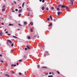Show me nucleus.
Returning a JSON list of instances; mask_svg holds the SVG:
<instances>
[{
	"instance_id": "a878e982",
	"label": "nucleus",
	"mask_w": 77,
	"mask_h": 77,
	"mask_svg": "<svg viewBox=\"0 0 77 77\" xmlns=\"http://www.w3.org/2000/svg\"><path fill=\"white\" fill-rule=\"evenodd\" d=\"M12 12H15V11L14 10V9H12Z\"/></svg>"
},
{
	"instance_id": "dca6fc26",
	"label": "nucleus",
	"mask_w": 77,
	"mask_h": 77,
	"mask_svg": "<svg viewBox=\"0 0 77 77\" xmlns=\"http://www.w3.org/2000/svg\"><path fill=\"white\" fill-rule=\"evenodd\" d=\"M47 21H50V18H47Z\"/></svg>"
},
{
	"instance_id": "c85d7f7f",
	"label": "nucleus",
	"mask_w": 77,
	"mask_h": 77,
	"mask_svg": "<svg viewBox=\"0 0 77 77\" xmlns=\"http://www.w3.org/2000/svg\"><path fill=\"white\" fill-rule=\"evenodd\" d=\"M57 72L58 74H60V72H59L58 71H57Z\"/></svg>"
},
{
	"instance_id": "69168bd1",
	"label": "nucleus",
	"mask_w": 77,
	"mask_h": 77,
	"mask_svg": "<svg viewBox=\"0 0 77 77\" xmlns=\"http://www.w3.org/2000/svg\"><path fill=\"white\" fill-rule=\"evenodd\" d=\"M29 15H29V14H28L27 15V16H29Z\"/></svg>"
},
{
	"instance_id": "ddd939ff",
	"label": "nucleus",
	"mask_w": 77,
	"mask_h": 77,
	"mask_svg": "<svg viewBox=\"0 0 77 77\" xmlns=\"http://www.w3.org/2000/svg\"><path fill=\"white\" fill-rule=\"evenodd\" d=\"M9 26H14V24H11V23H10L9 24Z\"/></svg>"
},
{
	"instance_id": "774afa93",
	"label": "nucleus",
	"mask_w": 77,
	"mask_h": 77,
	"mask_svg": "<svg viewBox=\"0 0 77 77\" xmlns=\"http://www.w3.org/2000/svg\"><path fill=\"white\" fill-rule=\"evenodd\" d=\"M37 38H39V36H38L37 37Z\"/></svg>"
},
{
	"instance_id": "a19ab883",
	"label": "nucleus",
	"mask_w": 77,
	"mask_h": 77,
	"mask_svg": "<svg viewBox=\"0 0 77 77\" xmlns=\"http://www.w3.org/2000/svg\"><path fill=\"white\" fill-rule=\"evenodd\" d=\"M21 14H18V15H19V17H20L21 16Z\"/></svg>"
},
{
	"instance_id": "49530a36",
	"label": "nucleus",
	"mask_w": 77,
	"mask_h": 77,
	"mask_svg": "<svg viewBox=\"0 0 77 77\" xmlns=\"http://www.w3.org/2000/svg\"><path fill=\"white\" fill-rule=\"evenodd\" d=\"M2 8H5V5H4V6H3Z\"/></svg>"
},
{
	"instance_id": "2f4dec72",
	"label": "nucleus",
	"mask_w": 77,
	"mask_h": 77,
	"mask_svg": "<svg viewBox=\"0 0 77 77\" xmlns=\"http://www.w3.org/2000/svg\"><path fill=\"white\" fill-rule=\"evenodd\" d=\"M36 36V35H34L33 38H35Z\"/></svg>"
},
{
	"instance_id": "393cba45",
	"label": "nucleus",
	"mask_w": 77,
	"mask_h": 77,
	"mask_svg": "<svg viewBox=\"0 0 77 77\" xmlns=\"http://www.w3.org/2000/svg\"><path fill=\"white\" fill-rule=\"evenodd\" d=\"M14 3H15L16 5L17 4V3H16V2H15V1H14Z\"/></svg>"
},
{
	"instance_id": "0eeeda50",
	"label": "nucleus",
	"mask_w": 77,
	"mask_h": 77,
	"mask_svg": "<svg viewBox=\"0 0 77 77\" xmlns=\"http://www.w3.org/2000/svg\"><path fill=\"white\" fill-rule=\"evenodd\" d=\"M62 13L61 12H57V14H58V15H60V14H61Z\"/></svg>"
},
{
	"instance_id": "c756f323",
	"label": "nucleus",
	"mask_w": 77,
	"mask_h": 77,
	"mask_svg": "<svg viewBox=\"0 0 77 77\" xmlns=\"http://www.w3.org/2000/svg\"><path fill=\"white\" fill-rule=\"evenodd\" d=\"M62 6V5H59L58 7H60V6Z\"/></svg>"
},
{
	"instance_id": "c9c22d12",
	"label": "nucleus",
	"mask_w": 77,
	"mask_h": 77,
	"mask_svg": "<svg viewBox=\"0 0 77 77\" xmlns=\"http://www.w3.org/2000/svg\"><path fill=\"white\" fill-rule=\"evenodd\" d=\"M18 25L19 26H22V25H21L20 24V23L18 24Z\"/></svg>"
},
{
	"instance_id": "e433bc0d",
	"label": "nucleus",
	"mask_w": 77,
	"mask_h": 77,
	"mask_svg": "<svg viewBox=\"0 0 77 77\" xmlns=\"http://www.w3.org/2000/svg\"><path fill=\"white\" fill-rule=\"evenodd\" d=\"M51 9H54V7H51Z\"/></svg>"
},
{
	"instance_id": "ea45409f",
	"label": "nucleus",
	"mask_w": 77,
	"mask_h": 77,
	"mask_svg": "<svg viewBox=\"0 0 77 77\" xmlns=\"http://www.w3.org/2000/svg\"><path fill=\"white\" fill-rule=\"evenodd\" d=\"M31 32H33V30H32V29H31Z\"/></svg>"
},
{
	"instance_id": "5fc2aeb1",
	"label": "nucleus",
	"mask_w": 77,
	"mask_h": 77,
	"mask_svg": "<svg viewBox=\"0 0 77 77\" xmlns=\"http://www.w3.org/2000/svg\"><path fill=\"white\" fill-rule=\"evenodd\" d=\"M8 35H11V34H9V33H8Z\"/></svg>"
},
{
	"instance_id": "5701e85b",
	"label": "nucleus",
	"mask_w": 77,
	"mask_h": 77,
	"mask_svg": "<svg viewBox=\"0 0 77 77\" xmlns=\"http://www.w3.org/2000/svg\"><path fill=\"white\" fill-rule=\"evenodd\" d=\"M53 21H54V22L56 21H57L56 19H54V20H53Z\"/></svg>"
},
{
	"instance_id": "6e6552de",
	"label": "nucleus",
	"mask_w": 77,
	"mask_h": 77,
	"mask_svg": "<svg viewBox=\"0 0 77 77\" xmlns=\"http://www.w3.org/2000/svg\"><path fill=\"white\" fill-rule=\"evenodd\" d=\"M0 35L1 36H2L3 35V32H0Z\"/></svg>"
},
{
	"instance_id": "f257e3e1",
	"label": "nucleus",
	"mask_w": 77,
	"mask_h": 77,
	"mask_svg": "<svg viewBox=\"0 0 77 77\" xmlns=\"http://www.w3.org/2000/svg\"><path fill=\"white\" fill-rule=\"evenodd\" d=\"M7 43H6V44L7 45H9L8 44V42H9L10 43V44H12V42L11 41L9 40H8V39L7 40Z\"/></svg>"
},
{
	"instance_id": "58836bf2",
	"label": "nucleus",
	"mask_w": 77,
	"mask_h": 77,
	"mask_svg": "<svg viewBox=\"0 0 77 77\" xmlns=\"http://www.w3.org/2000/svg\"><path fill=\"white\" fill-rule=\"evenodd\" d=\"M11 46H12V47H14V44H11Z\"/></svg>"
},
{
	"instance_id": "20e7f679",
	"label": "nucleus",
	"mask_w": 77,
	"mask_h": 77,
	"mask_svg": "<svg viewBox=\"0 0 77 77\" xmlns=\"http://www.w3.org/2000/svg\"><path fill=\"white\" fill-rule=\"evenodd\" d=\"M65 7H66V6H65L64 5H62L61 7V8H65Z\"/></svg>"
},
{
	"instance_id": "412c9836",
	"label": "nucleus",
	"mask_w": 77,
	"mask_h": 77,
	"mask_svg": "<svg viewBox=\"0 0 77 77\" xmlns=\"http://www.w3.org/2000/svg\"><path fill=\"white\" fill-rule=\"evenodd\" d=\"M2 11H5V8H3L2 9Z\"/></svg>"
},
{
	"instance_id": "2eb2a0df",
	"label": "nucleus",
	"mask_w": 77,
	"mask_h": 77,
	"mask_svg": "<svg viewBox=\"0 0 77 77\" xmlns=\"http://www.w3.org/2000/svg\"><path fill=\"white\" fill-rule=\"evenodd\" d=\"M30 24L32 25V26H33V23L32 22H30Z\"/></svg>"
},
{
	"instance_id": "72a5a7b5",
	"label": "nucleus",
	"mask_w": 77,
	"mask_h": 77,
	"mask_svg": "<svg viewBox=\"0 0 77 77\" xmlns=\"http://www.w3.org/2000/svg\"><path fill=\"white\" fill-rule=\"evenodd\" d=\"M19 74H20V75H22V73H21V72H19Z\"/></svg>"
},
{
	"instance_id": "f3484780",
	"label": "nucleus",
	"mask_w": 77,
	"mask_h": 77,
	"mask_svg": "<svg viewBox=\"0 0 77 77\" xmlns=\"http://www.w3.org/2000/svg\"><path fill=\"white\" fill-rule=\"evenodd\" d=\"M24 25H27V23L26 22H24Z\"/></svg>"
},
{
	"instance_id": "680f3d73",
	"label": "nucleus",
	"mask_w": 77,
	"mask_h": 77,
	"mask_svg": "<svg viewBox=\"0 0 77 77\" xmlns=\"http://www.w3.org/2000/svg\"><path fill=\"white\" fill-rule=\"evenodd\" d=\"M12 5H14V3H12Z\"/></svg>"
},
{
	"instance_id": "473e14b6",
	"label": "nucleus",
	"mask_w": 77,
	"mask_h": 77,
	"mask_svg": "<svg viewBox=\"0 0 77 77\" xmlns=\"http://www.w3.org/2000/svg\"><path fill=\"white\" fill-rule=\"evenodd\" d=\"M24 58L25 59H26L27 58V57H26V56H24Z\"/></svg>"
},
{
	"instance_id": "a211bd4d",
	"label": "nucleus",
	"mask_w": 77,
	"mask_h": 77,
	"mask_svg": "<svg viewBox=\"0 0 77 77\" xmlns=\"http://www.w3.org/2000/svg\"><path fill=\"white\" fill-rule=\"evenodd\" d=\"M57 11H59V10H60V8H57Z\"/></svg>"
},
{
	"instance_id": "09e8293b",
	"label": "nucleus",
	"mask_w": 77,
	"mask_h": 77,
	"mask_svg": "<svg viewBox=\"0 0 77 77\" xmlns=\"http://www.w3.org/2000/svg\"><path fill=\"white\" fill-rule=\"evenodd\" d=\"M27 11H30V10H29V9L28 8H27Z\"/></svg>"
},
{
	"instance_id": "f704fd0d",
	"label": "nucleus",
	"mask_w": 77,
	"mask_h": 77,
	"mask_svg": "<svg viewBox=\"0 0 77 77\" xmlns=\"http://www.w3.org/2000/svg\"><path fill=\"white\" fill-rule=\"evenodd\" d=\"M46 11H48V8H46Z\"/></svg>"
},
{
	"instance_id": "4d7b16f0",
	"label": "nucleus",
	"mask_w": 77,
	"mask_h": 77,
	"mask_svg": "<svg viewBox=\"0 0 77 77\" xmlns=\"http://www.w3.org/2000/svg\"><path fill=\"white\" fill-rule=\"evenodd\" d=\"M16 66V64H14V66Z\"/></svg>"
},
{
	"instance_id": "423d86ee",
	"label": "nucleus",
	"mask_w": 77,
	"mask_h": 77,
	"mask_svg": "<svg viewBox=\"0 0 77 77\" xmlns=\"http://www.w3.org/2000/svg\"><path fill=\"white\" fill-rule=\"evenodd\" d=\"M5 76L6 77H10V76H9V75H8L7 74H5Z\"/></svg>"
},
{
	"instance_id": "3c124183",
	"label": "nucleus",
	"mask_w": 77,
	"mask_h": 77,
	"mask_svg": "<svg viewBox=\"0 0 77 77\" xmlns=\"http://www.w3.org/2000/svg\"><path fill=\"white\" fill-rule=\"evenodd\" d=\"M49 74H51V72H50L49 73Z\"/></svg>"
},
{
	"instance_id": "79ce46f5",
	"label": "nucleus",
	"mask_w": 77,
	"mask_h": 77,
	"mask_svg": "<svg viewBox=\"0 0 77 77\" xmlns=\"http://www.w3.org/2000/svg\"><path fill=\"white\" fill-rule=\"evenodd\" d=\"M45 53H48V51H45Z\"/></svg>"
},
{
	"instance_id": "cd10ccee",
	"label": "nucleus",
	"mask_w": 77,
	"mask_h": 77,
	"mask_svg": "<svg viewBox=\"0 0 77 77\" xmlns=\"http://www.w3.org/2000/svg\"><path fill=\"white\" fill-rule=\"evenodd\" d=\"M12 72L13 74H15V72H14V71H12Z\"/></svg>"
},
{
	"instance_id": "603ef678",
	"label": "nucleus",
	"mask_w": 77,
	"mask_h": 77,
	"mask_svg": "<svg viewBox=\"0 0 77 77\" xmlns=\"http://www.w3.org/2000/svg\"><path fill=\"white\" fill-rule=\"evenodd\" d=\"M20 30V29H17V30Z\"/></svg>"
},
{
	"instance_id": "0e129e2a",
	"label": "nucleus",
	"mask_w": 77,
	"mask_h": 77,
	"mask_svg": "<svg viewBox=\"0 0 77 77\" xmlns=\"http://www.w3.org/2000/svg\"><path fill=\"white\" fill-rule=\"evenodd\" d=\"M2 20H3L4 19V18H3V17L2 18Z\"/></svg>"
},
{
	"instance_id": "de8ad7c7",
	"label": "nucleus",
	"mask_w": 77,
	"mask_h": 77,
	"mask_svg": "<svg viewBox=\"0 0 77 77\" xmlns=\"http://www.w3.org/2000/svg\"><path fill=\"white\" fill-rule=\"evenodd\" d=\"M2 25H4V23H1Z\"/></svg>"
},
{
	"instance_id": "bf43d9fd",
	"label": "nucleus",
	"mask_w": 77,
	"mask_h": 77,
	"mask_svg": "<svg viewBox=\"0 0 77 77\" xmlns=\"http://www.w3.org/2000/svg\"><path fill=\"white\" fill-rule=\"evenodd\" d=\"M17 65H18V63H17Z\"/></svg>"
},
{
	"instance_id": "b1692460",
	"label": "nucleus",
	"mask_w": 77,
	"mask_h": 77,
	"mask_svg": "<svg viewBox=\"0 0 77 77\" xmlns=\"http://www.w3.org/2000/svg\"><path fill=\"white\" fill-rule=\"evenodd\" d=\"M28 39H30V36H29L28 37Z\"/></svg>"
},
{
	"instance_id": "7c9ffc66",
	"label": "nucleus",
	"mask_w": 77,
	"mask_h": 77,
	"mask_svg": "<svg viewBox=\"0 0 77 77\" xmlns=\"http://www.w3.org/2000/svg\"><path fill=\"white\" fill-rule=\"evenodd\" d=\"M44 2H45V0H42V3H44Z\"/></svg>"
},
{
	"instance_id": "864d4df0",
	"label": "nucleus",
	"mask_w": 77,
	"mask_h": 77,
	"mask_svg": "<svg viewBox=\"0 0 77 77\" xmlns=\"http://www.w3.org/2000/svg\"><path fill=\"white\" fill-rule=\"evenodd\" d=\"M0 57H2V54H0Z\"/></svg>"
},
{
	"instance_id": "6e6d98bb",
	"label": "nucleus",
	"mask_w": 77,
	"mask_h": 77,
	"mask_svg": "<svg viewBox=\"0 0 77 77\" xmlns=\"http://www.w3.org/2000/svg\"><path fill=\"white\" fill-rule=\"evenodd\" d=\"M8 33V32L6 31V33Z\"/></svg>"
},
{
	"instance_id": "1a4fd4ad",
	"label": "nucleus",
	"mask_w": 77,
	"mask_h": 77,
	"mask_svg": "<svg viewBox=\"0 0 77 77\" xmlns=\"http://www.w3.org/2000/svg\"><path fill=\"white\" fill-rule=\"evenodd\" d=\"M22 11H23V10L22 9L20 10L19 11V12H22Z\"/></svg>"
},
{
	"instance_id": "39448f33",
	"label": "nucleus",
	"mask_w": 77,
	"mask_h": 77,
	"mask_svg": "<svg viewBox=\"0 0 77 77\" xmlns=\"http://www.w3.org/2000/svg\"><path fill=\"white\" fill-rule=\"evenodd\" d=\"M42 10L43 11H44V10L45 9V7L44 6L42 7Z\"/></svg>"
},
{
	"instance_id": "37998d69",
	"label": "nucleus",
	"mask_w": 77,
	"mask_h": 77,
	"mask_svg": "<svg viewBox=\"0 0 77 77\" xmlns=\"http://www.w3.org/2000/svg\"><path fill=\"white\" fill-rule=\"evenodd\" d=\"M46 56H47V55L46 54H45L44 55V56L45 57H46Z\"/></svg>"
},
{
	"instance_id": "e2e57ef3",
	"label": "nucleus",
	"mask_w": 77,
	"mask_h": 77,
	"mask_svg": "<svg viewBox=\"0 0 77 77\" xmlns=\"http://www.w3.org/2000/svg\"><path fill=\"white\" fill-rule=\"evenodd\" d=\"M40 2H42V0H39Z\"/></svg>"
},
{
	"instance_id": "4be33fe9",
	"label": "nucleus",
	"mask_w": 77,
	"mask_h": 77,
	"mask_svg": "<svg viewBox=\"0 0 77 77\" xmlns=\"http://www.w3.org/2000/svg\"><path fill=\"white\" fill-rule=\"evenodd\" d=\"M48 77H53V75H48Z\"/></svg>"
},
{
	"instance_id": "8fccbe9b",
	"label": "nucleus",
	"mask_w": 77,
	"mask_h": 77,
	"mask_svg": "<svg viewBox=\"0 0 77 77\" xmlns=\"http://www.w3.org/2000/svg\"><path fill=\"white\" fill-rule=\"evenodd\" d=\"M14 64H11V66H14Z\"/></svg>"
},
{
	"instance_id": "aec40b11",
	"label": "nucleus",
	"mask_w": 77,
	"mask_h": 77,
	"mask_svg": "<svg viewBox=\"0 0 77 77\" xmlns=\"http://www.w3.org/2000/svg\"><path fill=\"white\" fill-rule=\"evenodd\" d=\"M0 62H2V63H4V62L2 60H0Z\"/></svg>"
},
{
	"instance_id": "4468645a",
	"label": "nucleus",
	"mask_w": 77,
	"mask_h": 77,
	"mask_svg": "<svg viewBox=\"0 0 77 77\" xmlns=\"http://www.w3.org/2000/svg\"><path fill=\"white\" fill-rule=\"evenodd\" d=\"M52 24H53V23H51L49 25H48V26H52Z\"/></svg>"
},
{
	"instance_id": "f03ea898",
	"label": "nucleus",
	"mask_w": 77,
	"mask_h": 77,
	"mask_svg": "<svg viewBox=\"0 0 77 77\" xmlns=\"http://www.w3.org/2000/svg\"><path fill=\"white\" fill-rule=\"evenodd\" d=\"M74 0H69V1L70 2H71V4H70V5L71 6H72L73 5V2H74Z\"/></svg>"
},
{
	"instance_id": "c03bdc74",
	"label": "nucleus",
	"mask_w": 77,
	"mask_h": 77,
	"mask_svg": "<svg viewBox=\"0 0 77 77\" xmlns=\"http://www.w3.org/2000/svg\"><path fill=\"white\" fill-rule=\"evenodd\" d=\"M25 50H27V48H25Z\"/></svg>"
},
{
	"instance_id": "6ab92c4d",
	"label": "nucleus",
	"mask_w": 77,
	"mask_h": 77,
	"mask_svg": "<svg viewBox=\"0 0 77 77\" xmlns=\"http://www.w3.org/2000/svg\"><path fill=\"white\" fill-rule=\"evenodd\" d=\"M24 3H25L24 2L23 4H22V8H23L24 7Z\"/></svg>"
},
{
	"instance_id": "338daca9",
	"label": "nucleus",
	"mask_w": 77,
	"mask_h": 77,
	"mask_svg": "<svg viewBox=\"0 0 77 77\" xmlns=\"http://www.w3.org/2000/svg\"><path fill=\"white\" fill-rule=\"evenodd\" d=\"M19 8H21V7H20Z\"/></svg>"
},
{
	"instance_id": "4c0bfd02",
	"label": "nucleus",
	"mask_w": 77,
	"mask_h": 77,
	"mask_svg": "<svg viewBox=\"0 0 77 77\" xmlns=\"http://www.w3.org/2000/svg\"><path fill=\"white\" fill-rule=\"evenodd\" d=\"M66 8V9H68V7L66 6V7H65Z\"/></svg>"
},
{
	"instance_id": "13d9d810",
	"label": "nucleus",
	"mask_w": 77,
	"mask_h": 77,
	"mask_svg": "<svg viewBox=\"0 0 77 77\" xmlns=\"http://www.w3.org/2000/svg\"><path fill=\"white\" fill-rule=\"evenodd\" d=\"M38 68H39V65H38Z\"/></svg>"
},
{
	"instance_id": "f8f14e48",
	"label": "nucleus",
	"mask_w": 77,
	"mask_h": 77,
	"mask_svg": "<svg viewBox=\"0 0 77 77\" xmlns=\"http://www.w3.org/2000/svg\"><path fill=\"white\" fill-rule=\"evenodd\" d=\"M13 37L14 38H18V37H17L14 36H13Z\"/></svg>"
},
{
	"instance_id": "9b49d317",
	"label": "nucleus",
	"mask_w": 77,
	"mask_h": 77,
	"mask_svg": "<svg viewBox=\"0 0 77 77\" xmlns=\"http://www.w3.org/2000/svg\"><path fill=\"white\" fill-rule=\"evenodd\" d=\"M42 68H45V69L47 68V67H45V66H43V67H42Z\"/></svg>"
},
{
	"instance_id": "a18cd8bd",
	"label": "nucleus",
	"mask_w": 77,
	"mask_h": 77,
	"mask_svg": "<svg viewBox=\"0 0 77 77\" xmlns=\"http://www.w3.org/2000/svg\"><path fill=\"white\" fill-rule=\"evenodd\" d=\"M15 11H18V9H15Z\"/></svg>"
},
{
	"instance_id": "052dcab7",
	"label": "nucleus",
	"mask_w": 77,
	"mask_h": 77,
	"mask_svg": "<svg viewBox=\"0 0 77 77\" xmlns=\"http://www.w3.org/2000/svg\"><path fill=\"white\" fill-rule=\"evenodd\" d=\"M5 32H6V29H5Z\"/></svg>"
},
{
	"instance_id": "bb28decb",
	"label": "nucleus",
	"mask_w": 77,
	"mask_h": 77,
	"mask_svg": "<svg viewBox=\"0 0 77 77\" xmlns=\"http://www.w3.org/2000/svg\"><path fill=\"white\" fill-rule=\"evenodd\" d=\"M19 62H21V61H23V60H19Z\"/></svg>"
},
{
	"instance_id": "7ed1b4c3",
	"label": "nucleus",
	"mask_w": 77,
	"mask_h": 77,
	"mask_svg": "<svg viewBox=\"0 0 77 77\" xmlns=\"http://www.w3.org/2000/svg\"><path fill=\"white\" fill-rule=\"evenodd\" d=\"M50 18H51V21H53V18L51 16V15H50Z\"/></svg>"
},
{
	"instance_id": "9d476101",
	"label": "nucleus",
	"mask_w": 77,
	"mask_h": 77,
	"mask_svg": "<svg viewBox=\"0 0 77 77\" xmlns=\"http://www.w3.org/2000/svg\"><path fill=\"white\" fill-rule=\"evenodd\" d=\"M26 47L28 49V50H29V49H30V48H29V45H26Z\"/></svg>"
}]
</instances>
